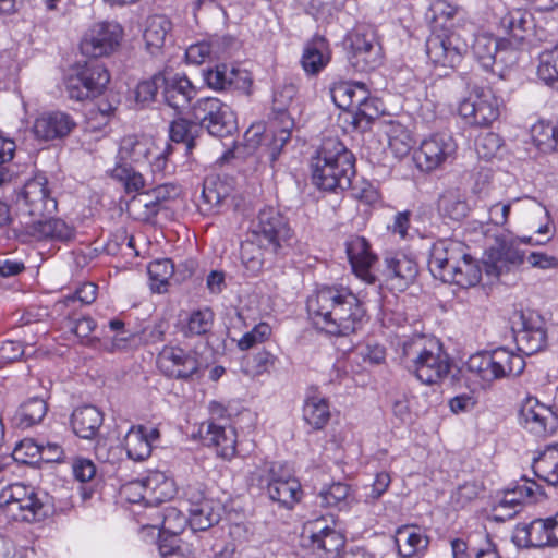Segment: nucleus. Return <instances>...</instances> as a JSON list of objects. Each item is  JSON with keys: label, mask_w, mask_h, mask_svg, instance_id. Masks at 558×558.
<instances>
[{"label": "nucleus", "mask_w": 558, "mask_h": 558, "mask_svg": "<svg viewBox=\"0 0 558 558\" xmlns=\"http://www.w3.org/2000/svg\"><path fill=\"white\" fill-rule=\"evenodd\" d=\"M306 307L315 325L326 333L348 337L367 322L366 310L347 287L324 286L308 296Z\"/></svg>", "instance_id": "nucleus-1"}, {"label": "nucleus", "mask_w": 558, "mask_h": 558, "mask_svg": "<svg viewBox=\"0 0 558 558\" xmlns=\"http://www.w3.org/2000/svg\"><path fill=\"white\" fill-rule=\"evenodd\" d=\"M433 32L426 39V54L435 65L456 68L469 50L464 29L456 28L462 20V10L447 0H435L429 5Z\"/></svg>", "instance_id": "nucleus-2"}, {"label": "nucleus", "mask_w": 558, "mask_h": 558, "mask_svg": "<svg viewBox=\"0 0 558 558\" xmlns=\"http://www.w3.org/2000/svg\"><path fill=\"white\" fill-rule=\"evenodd\" d=\"M298 89L294 84H283L274 90L271 104V126L264 133L260 126H251L244 135L248 149L260 148L262 155L268 158L272 166L279 158L283 147L291 138L294 129L293 101Z\"/></svg>", "instance_id": "nucleus-3"}, {"label": "nucleus", "mask_w": 558, "mask_h": 558, "mask_svg": "<svg viewBox=\"0 0 558 558\" xmlns=\"http://www.w3.org/2000/svg\"><path fill=\"white\" fill-rule=\"evenodd\" d=\"M311 169L312 183L317 189L344 191L355 175V157L338 138H326L312 157Z\"/></svg>", "instance_id": "nucleus-4"}, {"label": "nucleus", "mask_w": 558, "mask_h": 558, "mask_svg": "<svg viewBox=\"0 0 558 558\" xmlns=\"http://www.w3.org/2000/svg\"><path fill=\"white\" fill-rule=\"evenodd\" d=\"M401 362L425 385H433L447 377L450 360L438 340L415 336L402 344Z\"/></svg>", "instance_id": "nucleus-5"}, {"label": "nucleus", "mask_w": 558, "mask_h": 558, "mask_svg": "<svg viewBox=\"0 0 558 558\" xmlns=\"http://www.w3.org/2000/svg\"><path fill=\"white\" fill-rule=\"evenodd\" d=\"M0 508L15 521L26 523H40L56 513L52 496L21 483L1 490Z\"/></svg>", "instance_id": "nucleus-6"}, {"label": "nucleus", "mask_w": 558, "mask_h": 558, "mask_svg": "<svg viewBox=\"0 0 558 558\" xmlns=\"http://www.w3.org/2000/svg\"><path fill=\"white\" fill-rule=\"evenodd\" d=\"M466 367L483 380L493 381L521 375L525 367V361L522 355L501 347L472 355Z\"/></svg>", "instance_id": "nucleus-7"}, {"label": "nucleus", "mask_w": 558, "mask_h": 558, "mask_svg": "<svg viewBox=\"0 0 558 558\" xmlns=\"http://www.w3.org/2000/svg\"><path fill=\"white\" fill-rule=\"evenodd\" d=\"M252 226L256 242L270 254L279 253L293 239L288 218L271 206L262 208Z\"/></svg>", "instance_id": "nucleus-8"}, {"label": "nucleus", "mask_w": 558, "mask_h": 558, "mask_svg": "<svg viewBox=\"0 0 558 558\" xmlns=\"http://www.w3.org/2000/svg\"><path fill=\"white\" fill-rule=\"evenodd\" d=\"M110 81L106 66L95 60L77 65L65 77V90L69 98L83 101L99 96Z\"/></svg>", "instance_id": "nucleus-9"}, {"label": "nucleus", "mask_w": 558, "mask_h": 558, "mask_svg": "<svg viewBox=\"0 0 558 558\" xmlns=\"http://www.w3.org/2000/svg\"><path fill=\"white\" fill-rule=\"evenodd\" d=\"M192 117L201 131L216 137L231 136L238 130L236 118L229 105L215 97L199 98L192 107Z\"/></svg>", "instance_id": "nucleus-10"}, {"label": "nucleus", "mask_w": 558, "mask_h": 558, "mask_svg": "<svg viewBox=\"0 0 558 558\" xmlns=\"http://www.w3.org/2000/svg\"><path fill=\"white\" fill-rule=\"evenodd\" d=\"M16 205L21 211L34 218H44L56 213L58 203L48 178L44 173H37L27 180L17 194Z\"/></svg>", "instance_id": "nucleus-11"}, {"label": "nucleus", "mask_w": 558, "mask_h": 558, "mask_svg": "<svg viewBox=\"0 0 558 558\" xmlns=\"http://www.w3.org/2000/svg\"><path fill=\"white\" fill-rule=\"evenodd\" d=\"M343 45L347 49L349 68L355 73H367L381 63V47L373 33L360 31L349 33Z\"/></svg>", "instance_id": "nucleus-12"}, {"label": "nucleus", "mask_w": 558, "mask_h": 558, "mask_svg": "<svg viewBox=\"0 0 558 558\" xmlns=\"http://www.w3.org/2000/svg\"><path fill=\"white\" fill-rule=\"evenodd\" d=\"M269 498L279 506L292 509L302 498L303 490L298 478L281 463H271L267 475L259 478Z\"/></svg>", "instance_id": "nucleus-13"}, {"label": "nucleus", "mask_w": 558, "mask_h": 558, "mask_svg": "<svg viewBox=\"0 0 558 558\" xmlns=\"http://www.w3.org/2000/svg\"><path fill=\"white\" fill-rule=\"evenodd\" d=\"M457 149L458 144L450 133H434L422 141L414 159L422 171L430 172L454 160Z\"/></svg>", "instance_id": "nucleus-14"}, {"label": "nucleus", "mask_w": 558, "mask_h": 558, "mask_svg": "<svg viewBox=\"0 0 558 558\" xmlns=\"http://www.w3.org/2000/svg\"><path fill=\"white\" fill-rule=\"evenodd\" d=\"M511 329L518 349L526 355H532L546 345L547 336L538 315L515 312L511 318Z\"/></svg>", "instance_id": "nucleus-15"}, {"label": "nucleus", "mask_w": 558, "mask_h": 558, "mask_svg": "<svg viewBox=\"0 0 558 558\" xmlns=\"http://www.w3.org/2000/svg\"><path fill=\"white\" fill-rule=\"evenodd\" d=\"M157 363L166 376L177 379H192L203 368H207V363L201 361L195 351H185L179 347H165Z\"/></svg>", "instance_id": "nucleus-16"}, {"label": "nucleus", "mask_w": 558, "mask_h": 558, "mask_svg": "<svg viewBox=\"0 0 558 558\" xmlns=\"http://www.w3.org/2000/svg\"><path fill=\"white\" fill-rule=\"evenodd\" d=\"M459 114L474 126H489L500 114L499 99L492 89H480L459 105Z\"/></svg>", "instance_id": "nucleus-17"}, {"label": "nucleus", "mask_w": 558, "mask_h": 558, "mask_svg": "<svg viewBox=\"0 0 558 558\" xmlns=\"http://www.w3.org/2000/svg\"><path fill=\"white\" fill-rule=\"evenodd\" d=\"M122 27L117 22H99L83 37L80 49L86 57L98 59L110 54L119 46Z\"/></svg>", "instance_id": "nucleus-18"}, {"label": "nucleus", "mask_w": 558, "mask_h": 558, "mask_svg": "<svg viewBox=\"0 0 558 558\" xmlns=\"http://www.w3.org/2000/svg\"><path fill=\"white\" fill-rule=\"evenodd\" d=\"M524 262V252L519 250L518 240L497 236L494 244L486 251L485 270L487 275L499 277Z\"/></svg>", "instance_id": "nucleus-19"}, {"label": "nucleus", "mask_w": 558, "mask_h": 558, "mask_svg": "<svg viewBox=\"0 0 558 558\" xmlns=\"http://www.w3.org/2000/svg\"><path fill=\"white\" fill-rule=\"evenodd\" d=\"M472 52L485 71H490L502 77L512 51L505 40L489 34H478L474 37Z\"/></svg>", "instance_id": "nucleus-20"}, {"label": "nucleus", "mask_w": 558, "mask_h": 558, "mask_svg": "<svg viewBox=\"0 0 558 558\" xmlns=\"http://www.w3.org/2000/svg\"><path fill=\"white\" fill-rule=\"evenodd\" d=\"M303 539H308L306 545L320 558H335L345 544L342 533L327 525L324 517L305 526Z\"/></svg>", "instance_id": "nucleus-21"}, {"label": "nucleus", "mask_w": 558, "mask_h": 558, "mask_svg": "<svg viewBox=\"0 0 558 558\" xmlns=\"http://www.w3.org/2000/svg\"><path fill=\"white\" fill-rule=\"evenodd\" d=\"M380 274L390 290L402 292L414 282L418 267L416 262L407 254L390 253L385 256Z\"/></svg>", "instance_id": "nucleus-22"}, {"label": "nucleus", "mask_w": 558, "mask_h": 558, "mask_svg": "<svg viewBox=\"0 0 558 558\" xmlns=\"http://www.w3.org/2000/svg\"><path fill=\"white\" fill-rule=\"evenodd\" d=\"M345 251L353 272L368 284L380 281L374 272V266L378 262L372 252L371 244L364 236L353 235L345 243Z\"/></svg>", "instance_id": "nucleus-23"}, {"label": "nucleus", "mask_w": 558, "mask_h": 558, "mask_svg": "<svg viewBox=\"0 0 558 558\" xmlns=\"http://www.w3.org/2000/svg\"><path fill=\"white\" fill-rule=\"evenodd\" d=\"M464 256L463 243L450 239L438 240L430 248L428 269L434 278L445 282L457 260Z\"/></svg>", "instance_id": "nucleus-24"}, {"label": "nucleus", "mask_w": 558, "mask_h": 558, "mask_svg": "<svg viewBox=\"0 0 558 558\" xmlns=\"http://www.w3.org/2000/svg\"><path fill=\"white\" fill-rule=\"evenodd\" d=\"M204 80L207 86L215 90H235L244 95H251L253 80L251 75L227 64H217L204 71Z\"/></svg>", "instance_id": "nucleus-25"}, {"label": "nucleus", "mask_w": 558, "mask_h": 558, "mask_svg": "<svg viewBox=\"0 0 558 558\" xmlns=\"http://www.w3.org/2000/svg\"><path fill=\"white\" fill-rule=\"evenodd\" d=\"M520 423L524 428L537 436H544L554 430L556 417L550 407L542 404L536 398L529 397L521 405L519 412Z\"/></svg>", "instance_id": "nucleus-26"}, {"label": "nucleus", "mask_w": 558, "mask_h": 558, "mask_svg": "<svg viewBox=\"0 0 558 558\" xmlns=\"http://www.w3.org/2000/svg\"><path fill=\"white\" fill-rule=\"evenodd\" d=\"M203 444L215 447L219 457L230 460L236 453V432L232 426H223L214 421L205 422L199 427Z\"/></svg>", "instance_id": "nucleus-27"}, {"label": "nucleus", "mask_w": 558, "mask_h": 558, "mask_svg": "<svg viewBox=\"0 0 558 558\" xmlns=\"http://www.w3.org/2000/svg\"><path fill=\"white\" fill-rule=\"evenodd\" d=\"M196 93L195 86L186 75L179 73L162 75L161 95L163 101L178 113L189 108Z\"/></svg>", "instance_id": "nucleus-28"}, {"label": "nucleus", "mask_w": 558, "mask_h": 558, "mask_svg": "<svg viewBox=\"0 0 558 558\" xmlns=\"http://www.w3.org/2000/svg\"><path fill=\"white\" fill-rule=\"evenodd\" d=\"M77 123L68 112L56 110L43 113L35 120L33 130L36 137L52 141L66 137Z\"/></svg>", "instance_id": "nucleus-29"}, {"label": "nucleus", "mask_w": 558, "mask_h": 558, "mask_svg": "<svg viewBox=\"0 0 558 558\" xmlns=\"http://www.w3.org/2000/svg\"><path fill=\"white\" fill-rule=\"evenodd\" d=\"M535 488L539 486L534 481H529L523 485H517L512 489H507L504 497L494 506L492 519L496 522H505L519 513L522 502L535 494Z\"/></svg>", "instance_id": "nucleus-30"}, {"label": "nucleus", "mask_w": 558, "mask_h": 558, "mask_svg": "<svg viewBox=\"0 0 558 558\" xmlns=\"http://www.w3.org/2000/svg\"><path fill=\"white\" fill-rule=\"evenodd\" d=\"M160 438L156 427L132 426L124 437V448L130 459L144 461L150 457L153 445Z\"/></svg>", "instance_id": "nucleus-31"}, {"label": "nucleus", "mask_w": 558, "mask_h": 558, "mask_svg": "<svg viewBox=\"0 0 558 558\" xmlns=\"http://www.w3.org/2000/svg\"><path fill=\"white\" fill-rule=\"evenodd\" d=\"M546 519H536L530 523L518 524L512 533V542L518 547L553 546Z\"/></svg>", "instance_id": "nucleus-32"}, {"label": "nucleus", "mask_w": 558, "mask_h": 558, "mask_svg": "<svg viewBox=\"0 0 558 558\" xmlns=\"http://www.w3.org/2000/svg\"><path fill=\"white\" fill-rule=\"evenodd\" d=\"M499 26L504 34L522 43L534 33V16L525 9H512L500 19Z\"/></svg>", "instance_id": "nucleus-33"}, {"label": "nucleus", "mask_w": 558, "mask_h": 558, "mask_svg": "<svg viewBox=\"0 0 558 558\" xmlns=\"http://www.w3.org/2000/svg\"><path fill=\"white\" fill-rule=\"evenodd\" d=\"M104 423L102 412L95 405L85 404L74 409L71 426L75 435L83 439H93Z\"/></svg>", "instance_id": "nucleus-34"}, {"label": "nucleus", "mask_w": 558, "mask_h": 558, "mask_svg": "<svg viewBox=\"0 0 558 558\" xmlns=\"http://www.w3.org/2000/svg\"><path fill=\"white\" fill-rule=\"evenodd\" d=\"M331 50L327 39L315 36L306 43L301 59L303 70L311 75L318 74L330 62Z\"/></svg>", "instance_id": "nucleus-35"}, {"label": "nucleus", "mask_w": 558, "mask_h": 558, "mask_svg": "<svg viewBox=\"0 0 558 558\" xmlns=\"http://www.w3.org/2000/svg\"><path fill=\"white\" fill-rule=\"evenodd\" d=\"M153 143L136 135L124 136L119 146L116 166L132 167L147 160L151 153Z\"/></svg>", "instance_id": "nucleus-36"}, {"label": "nucleus", "mask_w": 558, "mask_h": 558, "mask_svg": "<svg viewBox=\"0 0 558 558\" xmlns=\"http://www.w3.org/2000/svg\"><path fill=\"white\" fill-rule=\"evenodd\" d=\"M333 104L352 113L356 104L366 99V85L362 82H339L330 88Z\"/></svg>", "instance_id": "nucleus-37"}, {"label": "nucleus", "mask_w": 558, "mask_h": 558, "mask_svg": "<svg viewBox=\"0 0 558 558\" xmlns=\"http://www.w3.org/2000/svg\"><path fill=\"white\" fill-rule=\"evenodd\" d=\"M171 29L172 23L166 15L155 14L147 17L143 38L151 54L163 47Z\"/></svg>", "instance_id": "nucleus-38"}, {"label": "nucleus", "mask_w": 558, "mask_h": 558, "mask_svg": "<svg viewBox=\"0 0 558 558\" xmlns=\"http://www.w3.org/2000/svg\"><path fill=\"white\" fill-rule=\"evenodd\" d=\"M189 524L194 531H206L217 524L222 515L223 508L217 500L203 501L189 508Z\"/></svg>", "instance_id": "nucleus-39"}, {"label": "nucleus", "mask_w": 558, "mask_h": 558, "mask_svg": "<svg viewBox=\"0 0 558 558\" xmlns=\"http://www.w3.org/2000/svg\"><path fill=\"white\" fill-rule=\"evenodd\" d=\"M48 405L41 398L34 397L23 402L15 411L12 423L17 428H29L40 423L46 416Z\"/></svg>", "instance_id": "nucleus-40"}, {"label": "nucleus", "mask_w": 558, "mask_h": 558, "mask_svg": "<svg viewBox=\"0 0 558 558\" xmlns=\"http://www.w3.org/2000/svg\"><path fill=\"white\" fill-rule=\"evenodd\" d=\"M532 470L539 480L558 486V445L548 446L537 457H534Z\"/></svg>", "instance_id": "nucleus-41"}, {"label": "nucleus", "mask_w": 558, "mask_h": 558, "mask_svg": "<svg viewBox=\"0 0 558 558\" xmlns=\"http://www.w3.org/2000/svg\"><path fill=\"white\" fill-rule=\"evenodd\" d=\"M482 278V271L477 263L465 252L450 270L445 282L453 283L462 288L476 286Z\"/></svg>", "instance_id": "nucleus-42"}, {"label": "nucleus", "mask_w": 558, "mask_h": 558, "mask_svg": "<svg viewBox=\"0 0 558 558\" xmlns=\"http://www.w3.org/2000/svg\"><path fill=\"white\" fill-rule=\"evenodd\" d=\"M303 418L313 429H323L330 420L327 399L319 396H307L303 405Z\"/></svg>", "instance_id": "nucleus-43"}, {"label": "nucleus", "mask_w": 558, "mask_h": 558, "mask_svg": "<svg viewBox=\"0 0 558 558\" xmlns=\"http://www.w3.org/2000/svg\"><path fill=\"white\" fill-rule=\"evenodd\" d=\"M351 488L342 482L325 485L316 495L315 504L322 508H336L342 510L348 507Z\"/></svg>", "instance_id": "nucleus-44"}, {"label": "nucleus", "mask_w": 558, "mask_h": 558, "mask_svg": "<svg viewBox=\"0 0 558 558\" xmlns=\"http://www.w3.org/2000/svg\"><path fill=\"white\" fill-rule=\"evenodd\" d=\"M428 537L409 526L397 530L396 545L398 553L404 558H411L428 546Z\"/></svg>", "instance_id": "nucleus-45"}, {"label": "nucleus", "mask_w": 558, "mask_h": 558, "mask_svg": "<svg viewBox=\"0 0 558 558\" xmlns=\"http://www.w3.org/2000/svg\"><path fill=\"white\" fill-rule=\"evenodd\" d=\"M201 126L193 118H178L170 124L169 133L172 142L183 143L185 145V154H190L195 147V141L201 134Z\"/></svg>", "instance_id": "nucleus-46"}, {"label": "nucleus", "mask_w": 558, "mask_h": 558, "mask_svg": "<svg viewBox=\"0 0 558 558\" xmlns=\"http://www.w3.org/2000/svg\"><path fill=\"white\" fill-rule=\"evenodd\" d=\"M438 210L442 216L460 221L466 217L469 205L457 190L444 192L438 199Z\"/></svg>", "instance_id": "nucleus-47"}, {"label": "nucleus", "mask_w": 558, "mask_h": 558, "mask_svg": "<svg viewBox=\"0 0 558 558\" xmlns=\"http://www.w3.org/2000/svg\"><path fill=\"white\" fill-rule=\"evenodd\" d=\"M180 195V187L173 183L160 184L142 194L138 199L149 209L150 214H157L161 203L173 199Z\"/></svg>", "instance_id": "nucleus-48"}, {"label": "nucleus", "mask_w": 558, "mask_h": 558, "mask_svg": "<svg viewBox=\"0 0 558 558\" xmlns=\"http://www.w3.org/2000/svg\"><path fill=\"white\" fill-rule=\"evenodd\" d=\"M537 75L547 85L558 90V46L541 53Z\"/></svg>", "instance_id": "nucleus-49"}, {"label": "nucleus", "mask_w": 558, "mask_h": 558, "mask_svg": "<svg viewBox=\"0 0 558 558\" xmlns=\"http://www.w3.org/2000/svg\"><path fill=\"white\" fill-rule=\"evenodd\" d=\"M214 313L209 308L197 310L190 314L183 332L186 337L203 336L210 331Z\"/></svg>", "instance_id": "nucleus-50"}, {"label": "nucleus", "mask_w": 558, "mask_h": 558, "mask_svg": "<svg viewBox=\"0 0 558 558\" xmlns=\"http://www.w3.org/2000/svg\"><path fill=\"white\" fill-rule=\"evenodd\" d=\"M98 287L93 282H85L81 284L73 294L68 295L60 300L56 306L59 310H71L75 308L76 302L83 305L92 304L97 298Z\"/></svg>", "instance_id": "nucleus-51"}, {"label": "nucleus", "mask_w": 558, "mask_h": 558, "mask_svg": "<svg viewBox=\"0 0 558 558\" xmlns=\"http://www.w3.org/2000/svg\"><path fill=\"white\" fill-rule=\"evenodd\" d=\"M149 279L151 280V289L162 292L161 287L168 284L169 279L174 274V265L171 259L163 258L149 263L147 268Z\"/></svg>", "instance_id": "nucleus-52"}, {"label": "nucleus", "mask_w": 558, "mask_h": 558, "mask_svg": "<svg viewBox=\"0 0 558 558\" xmlns=\"http://www.w3.org/2000/svg\"><path fill=\"white\" fill-rule=\"evenodd\" d=\"M15 151V143L12 140L0 136V187L11 183L17 172L10 165Z\"/></svg>", "instance_id": "nucleus-53"}, {"label": "nucleus", "mask_w": 558, "mask_h": 558, "mask_svg": "<svg viewBox=\"0 0 558 558\" xmlns=\"http://www.w3.org/2000/svg\"><path fill=\"white\" fill-rule=\"evenodd\" d=\"M377 99L369 97V92L366 88V99L356 104L351 116V123L355 128H365L369 125L379 114V109L376 106Z\"/></svg>", "instance_id": "nucleus-54"}, {"label": "nucleus", "mask_w": 558, "mask_h": 558, "mask_svg": "<svg viewBox=\"0 0 558 558\" xmlns=\"http://www.w3.org/2000/svg\"><path fill=\"white\" fill-rule=\"evenodd\" d=\"M41 442H37L33 438L21 440L11 454V462L14 460L24 464H35L40 461Z\"/></svg>", "instance_id": "nucleus-55"}, {"label": "nucleus", "mask_w": 558, "mask_h": 558, "mask_svg": "<svg viewBox=\"0 0 558 558\" xmlns=\"http://www.w3.org/2000/svg\"><path fill=\"white\" fill-rule=\"evenodd\" d=\"M111 177L121 182L128 193L140 192L145 186L144 177L132 167L116 166Z\"/></svg>", "instance_id": "nucleus-56"}, {"label": "nucleus", "mask_w": 558, "mask_h": 558, "mask_svg": "<svg viewBox=\"0 0 558 558\" xmlns=\"http://www.w3.org/2000/svg\"><path fill=\"white\" fill-rule=\"evenodd\" d=\"M161 515V531L173 536L181 533L186 523H189V518H186L180 510L174 507L163 508Z\"/></svg>", "instance_id": "nucleus-57"}, {"label": "nucleus", "mask_w": 558, "mask_h": 558, "mask_svg": "<svg viewBox=\"0 0 558 558\" xmlns=\"http://www.w3.org/2000/svg\"><path fill=\"white\" fill-rule=\"evenodd\" d=\"M264 247L258 243L255 245L253 242L242 244L241 246V260L245 268L256 274L258 272L264 265Z\"/></svg>", "instance_id": "nucleus-58"}, {"label": "nucleus", "mask_w": 558, "mask_h": 558, "mask_svg": "<svg viewBox=\"0 0 558 558\" xmlns=\"http://www.w3.org/2000/svg\"><path fill=\"white\" fill-rule=\"evenodd\" d=\"M271 335V327L267 323L257 324L251 331L244 333L238 341L241 351L252 349L258 343L266 341Z\"/></svg>", "instance_id": "nucleus-59"}, {"label": "nucleus", "mask_w": 558, "mask_h": 558, "mask_svg": "<svg viewBox=\"0 0 558 558\" xmlns=\"http://www.w3.org/2000/svg\"><path fill=\"white\" fill-rule=\"evenodd\" d=\"M66 326L78 338L85 339L95 330L96 322L90 316H78L69 310L66 314Z\"/></svg>", "instance_id": "nucleus-60"}, {"label": "nucleus", "mask_w": 558, "mask_h": 558, "mask_svg": "<svg viewBox=\"0 0 558 558\" xmlns=\"http://www.w3.org/2000/svg\"><path fill=\"white\" fill-rule=\"evenodd\" d=\"M226 197V186L215 180H206L204 182L202 199L204 205L208 206V210L221 205Z\"/></svg>", "instance_id": "nucleus-61"}, {"label": "nucleus", "mask_w": 558, "mask_h": 558, "mask_svg": "<svg viewBox=\"0 0 558 558\" xmlns=\"http://www.w3.org/2000/svg\"><path fill=\"white\" fill-rule=\"evenodd\" d=\"M120 101L112 96L111 98H101L96 104V110L90 111L93 120H98L99 124L106 125L116 116Z\"/></svg>", "instance_id": "nucleus-62"}, {"label": "nucleus", "mask_w": 558, "mask_h": 558, "mask_svg": "<svg viewBox=\"0 0 558 558\" xmlns=\"http://www.w3.org/2000/svg\"><path fill=\"white\" fill-rule=\"evenodd\" d=\"M162 75L163 74H156L150 80L143 81L137 85V101L148 102L155 99L158 90H162Z\"/></svg>", "instance_id": "nucleus-63"}, {"label": "nucleus", "mask_w": 558, "mask_h": 558, "mask_svg": "<svg viewBox=\"0 0 558 558\" xmlns=\"http://www.w3.org/2000/svg\"><path fill=\"white\" fill-rule=\"evenodd\" d=\"M501 138L498 134L489 132L481 136L476 142V150L480 157L493 158L501 148Z\"/></svg>", "instance_id": "nucleus-64"}]
</instances>
